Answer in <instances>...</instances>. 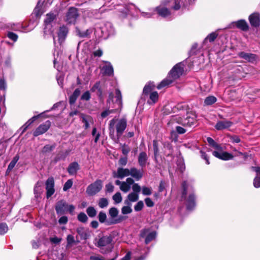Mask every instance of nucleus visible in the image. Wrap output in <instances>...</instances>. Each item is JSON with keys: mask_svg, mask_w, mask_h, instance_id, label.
<instances>
[{"mask_svg": "<svg viewBox=\"0 0 260 260\" xmlns=\"http://www.w3.org/2000/svg\"><path fill=\"white\" fill-rule=\"evenodd\" d=\"M257 176L255 177L253 180V185L256 188L260 187V175L257 173Z\"/></svg>", "mask_w": 260, "mask_h": 260, "instance_id": "45", "label": "nucleus"}, {"mask_svg": "<svg viewBox=\"0 0 260 260\" xmlns=\"http://www.w3.org/2000/svg\"><path fill=\"white\" fill-rule=\"evenodd\" d=\"M68 33V29L66 27L63 26L60 27L58 32V41L61 43L65 39Z\"/></svg>", "mask_w": 260, "mask_h": 260, "instance_id": "20", "label": "nucleus"}, {"mask_svg": "<svg viewBox=\"0 0 260 260\" xmlns=\"http://www.w3.org/2000/svg\"><path fill=\"white\" fill-rule=\"evenodd\" d=\"M54 148V146L46 145L43 148V152H47L51 151Z\"/></svg>", "mask_w": 260, "mask_h": 260, "instance_id": "58", "label": "nucleus"}, {"mask_svg": "<svg viewBox=\"0 0 260 260\" xmlns=\"http://www.w3.org/2000/svg\"><path fill=\"white\" fill-rule=\"evenodd\" d=\"M102 32L103 34V37L106 38L109 36L114 34V29L110 23H107L102 27Z\"/></svg>", "mask_w": 260, "mask_h": 260, "instance_id": "17", "label": "nucleus"}, {"mask_svg": "<svg viewBox=\"0 0 260 260\" xmlns=\"http://www.w3.org/2000/svg\"><path fill=\"white\" fill-rule=\"evenodd\" d=\"M80 93V90L79 89H76L74 91L72 95L70 98L69 102L70 104H73L76 102L77 98L79 96Z\"/></svg>", "mask_w": 260, "mask_h": 260, "instance_id": "32", "label": "nucleus"}, {"mask_svg": "<svg viewBox=\"0 0 260 260\" xmlns=\"http://www.w3.org/2000/svg\"><path fill=\"white\" fill-rule=\"evenodd\" d=\"M78 219L82 222H86L88 219L86 215L83 212L80 213L78 216Z\"/></svg>", "mask_w": 260, "mask_h": 260, "instance_id": "44", "label": "nucleus"}, {"mask_svg": "<svg viewBox=\"0 0 260 260\" xmlns=\"http://www.w3.org/2000/svg\"><path fill=\"white\" fill-rule=\"evenodd\" d=\"M232 123L230 121H218L215 127L217 130H222L230 127Z\"/></svg>", "mask_w": 260, "mask_h": 260, "instance_id": "19", "label": "nucleus"}, {"mask_svg": "<svg viewBox=\"0 0 260 260\" xmlns=\"http://www.w3.org/2000/svg\"><path fill=\"white\" fill-rule=\"evenodd\" d=\"M148 157L147 156V154L144 152H141L139 155L138 157V162L140 165V166L142 167H144L145 166Z\"/></svg>", "mask_w": 260, "mask_h": 260, "instance_id": "24", "label": "nucleus"}, {"mask_svg": "<svg viewBox=\"0 0 260 260\" xmlns=\"http://www.w3.org/2000/svg\"><path fill=\"white\" fill-rule=\"evenodd\" d=\"M141 236L142 237L146 236L145 242L146 244H148L155 239L156 237V233L155 232H151L148 233V230L144 229L141 231Z\"/></svg>", "mask_w": 260, "mask_h": 260, "instance_id": "16", "label": "nucleus"}, {"mask_svg": "<svg viewBox=\"0 0 260 260\" xmlns=\"http://www.w3.org/2000/svg\"><path fill=\"white\" fill-rule=\"evenodd\" d=\"M113 200L114 201L116 204L120 203L122 201V197L121 193L119 192H116L113 196Z\"/></svg>", "mask_w": 260, "mask_h": 260, "instance_id": "42", "label": "nucleus"}, {"mask_svg": "<svg viewBox=\"0 0 260 260\" xmlns=\"http://www.w3.org/2000/svg\"><path fill=\"white\" fill-rule=\"evenodd\" d=\"M54 182L52 177L49 178L46 182V189L47 191V198H50L55 191Z\"/></svg>", "mask_w": 260, "mask_h": 260, "instance_id": "13", "label": "nucleus"}, {"mask_svg": "<svg viewBox=\"0 0 260 260\" xmlns=\"http://www.w3.org/2000/svg\"><path fill=\"white\" fill-rule=\"evenodd\" d=\"M115 112V110H106L101 113V116L102 118H105L111 113H114Z\"/></svg>", "mask_w": 260, "mask_h": 260, "instance_id": "55", "label": "nucleus"}, {"mask_svg": "<svg viewBox=\"0 0 260 260\" xmlns=\"http://www.w3.org/2000/svg\"><path fill=\"white\" fill-rule=\"evenodd\" d=\"M36 119V117L34 116L32 117L31 119L28 120L20 128L22 130V133H24L28 126L32 123Z\"/></svg>", "mask_w": 260, "mask_h": 260, "instance_id": "33", "label": "nucleus"}, {"mask_svg": "<svg viewBox=\"0 0 260 260\" xmlns=\"http://www.w3.org/2000/svg\"><path fill=\"white\" fill-rule=\"evenodd\" d=\"M134 182V180L132 178H127L125 181H120L118 180L115 181V184L119 186L120 189L125 193L130 190Z\"/></svg>", "mask_w": 260, "mask_h": 260, "instance_id": "9", "label": "nucleus"}, {"mask_svg": "<svg viewBox=\"0 0 260 260\" xmlns=\"http://www.w3.org/2000/svg\"><path fill=\"white\" fill-rule=\"evenodd\" d=\"M176 129L177 132V133L179 134H184L186 132L185 129L184 128L181 127V126H177L176 128Z\"/></svg>", "mask_w": 260, "mask_h": 260, "instance_id": "61", "label": "nucleus"}, {"mask_svg": "<svg viewBox=\"0 0 260 260\" xmlns=\"http://www.w3.org/2000/svg\"><path fill=\"white\" fill-rule=\"evenodd\" d=\"M82 122L84 123V127L87 129L89 127V122L91 121V119L89 116H83Z\"/></svg>", "mask_w": 260, "mask_h": 260, "instance_id": "40", "label": "nucleus"}, {"mask_svg": "<svg viewBox=\"0 0 260 260\" xmlns=\"http://www.w3.org/2000/svg\"><path fill=\"white\" fill-rule=\"evenodd\" d=\"M98 218L100 222L105 223L107 225H110L120 222V220L117 219H106L107 215L106 213L103 211H101L98 215Z\"/></svg>", "mask_w": 260, "mask_h": 260, "instance_id": "11", "label": "nucleus"}, {"mask_svg": "<svg viewBox=\"0 0 260 260\" xmlns=\"http://www.w3.org/2000/svg\"><path fill=\"white\" fill-rule=\"evenodd\" d=\"M106 188L107 191L112 192L113 190L114 186L111 183H109L106 185Z\"/></svg>", "mask_w": 260, "mask_h": 260, "instance_id": "64", "label": "nucleus"}, {"mask_svg": "<svg viewBox=\"0 0 260 260\" xmlns=\"http://www.w3.org/2000/svg\"><path fill=\"white\" fill-rule=\"evenodd\" d=\"M7 36L10 39L12 40L14 42H16L18 39V36L12 32H8Z\"/></svg>", "mask_w": 260, "mask_h": 260, "instance_id": "50", "label": "nucleus"}, {"mask_svg": "<svg viewBox=\"0 0 260 260\" xmlns=\"http://www.w3.org/2000/svg\"><path fill=\"white\" fill-rule=\"evenodd\" d=\"M239 56L240 57L251 62H252L255 59V55L244 52H241L239 53Z\"/></svg>", "mask_w": 260, "mask_h": 260, "instance_id": "23", "label": "nucleus"}, {"mask_svg": "<svg viewBox=\"0 0 260 260\" xmlns=\"http://www.w3.org/2000/svg\"><path fill=\"white\" fill-rule=\"evenodd\" d=\"M90 98V94L89 91L85 92L81 96V99L83 100L88 101Z\"/></svg>", "mask_w": 260, "mask_h": 260, "instance_id": "57", "label": "nucleus"}, {"mask_svg": "<svg viewBox=\"0 0 260 260\" xmlns=\"http://www.w3.org/2000/svg\"><path fill=\"white\" fill-rule=\"evenodd\" d=\"M88 215L90 217H94L96 215V211L93 207H89L86 209Z\"/></svg>", "mask_w": 260, "mask_h": 260, "instance_id": "39", "label": "nucleus"}, {"mask_svg": "<svg viewBox=\"0 0 260 260\" xmlns=\"http://www.w3.org/2000/svg\"><path fill=\"white\" fill-rule=\"evenodd\" d=\"M75 210V207L72 205H68L67 208V212H69L71 214H73Z\"/></svg>", "mask_w": 260, "mask_h": 260, "instance_id": "63", "label": "nucleus"}, {"mask_svg": "<svg viewBox=\"0 0 260 260\" xmlns=\"http://www.w3.org/2000/svg\"><path fill=\"white\" fill-rule=\"evenodd\" d=\"M78 35L80 37H85L88 36L90 33L91 31L89 29H87L84 31L81 32L80 30H78Z\"/></svg>", "mask_w": 260, "mask_h": 260, "instance_id": "49", "label": "nucleus"}, {"mask_svg": "<svg viewBox=\"0 0 260 260\" xmlns=\"http://www.w3.org/2000/svg\"><path fill=\"white\" fill-rule=\"evenodd\" d=\"M237 27L242 30H247L248 29V25L247 22L244 20H240L235 22Z\"/></svg>", "mask_w": 260, "mask_h": 260, "instance_id": "29", "label": "nucleus"}, {"mask_svg": "<svg viewBox=\"0 0 260 260\" xmlns=\"http://www.w3.org/2000/svg\"><path fill=\"white\" fill-rule=\"evenodd\" d=\"M77 233L80 236L81 239H87L89 235L87 234V230H86L84 228L79 227L77 229Z\"/></svg>", "mask_w": 260, "mask_h": 260, "instance_id": "28", "label": "nucleus"}, {"mask_svg": "<svg viewBox=\"0 0 260 260\" xmlns=\"http://www.w3.org/2000/svg\"><path fill=\"white\" fill-rule=\"evenodd\" d=\"M127 161V157H122L119 160V164L122 166H125Z\"/></svg>", "mask_w": 260, "mask_h": 260, "instance_id": "62", "label": "nucleus"}, {"mask_svg": "<svg viewBox=\"0 0 260 260\" xmlns=\"http://www.w3.org/2000/svg\"><path fill=\"white\" fill-rule=\"evenodd\" d=\"M217 101L216 98L214 96H209L207 97L204 101L206 105H211L215 103Z\"/></svg>", "mask_w": 260, "mask_h": 260, "instance_id": "36", "label": "nucleus"}, {"mask_svg": "<svg viewBox=\"0 0 260 260\" xmlns=\"http://www.w3.org/2000/svg\"><path fill=\"white\" fill-rule=\"evenodd\" d=\"M132 212V208L129 206H124L121 209V212L123 214L131 213Z\"/></svg>", "mask_w": 260, "mask_h": 260, "instance_id": "51", "label": "nucleus"}, {"mask_svg": "<svg viewBox=\"0 0 260 260\" xmlns=\"http://www.w3.org/2000/svg\"><path fill=\"white\" fill-rule=\"evenodd\" d=\"M130 170L128 169H124L123 168H118L117 172H114L113 176L114 178H118L122 179L125 177L130 175Z\"/></svg>", "mask_w": 260, "mask_h": 260, "instance_id": "15", "label": "nucleus"}, {"mask_svg": "<svg viewBox=\"0 0 260 260\" xmlns=\"http://www.w3.org/2000/svg\"><path fill=\"white\" fill-rule=\"evenodd\" d=\"M102 70L105 75L109 76L112 75L113 73V67L110 63L103 66Z\"/></svg>", "mask_w": 260, "mask_h": 260, "instance_id": "30", "label": "nucleus"}, {"mask_svg": "<svg viewBox=\"0 0 260 260\" xmlns=\"http://www.w3.org/2000/svg\"><path fill=\"white\" fill-rule=\"evenodd\" d=\"M116 103L119 107L121 106L122 103V96L120 90L118 89L115 91Z\"/></svg>", "mask_w": 260, "mask_h": 260, "instance_id": "34", "label": "nucleus"}, {"mask_svg": "<svg viewBox=\"0 0 260 260\" xmlns=\"http://www.w3.org/2000/svg\"><path fill=\"white\" fill-rule=\"evenodd\" d=\"M156 10L158 14L164 17H167L170 14V13L168 9L164 8L161 6L156 8Z\"/></svg>", "mask_w": 260, "mask_h": 260, "instance_id": "27", "label": "nucleus"}, {"mask_svg": "<svg viewBox=\"0 0 260 260\" xmlns=\"http://www.w3.org/2000/svg\"><path fill=\"white\" fill-rule=\"evenodd\" d=\"M143 207L144 203L143 201H140L135 206L134 209L136 211H140L143 209Z\"/></svg>", "mask_w": 260, "mask_h": 260, "instance_id": "46", "label": "nucleus"}, {"mask_svg": "<svg viewBox=\"0 0 260 260\" xmlns=\"http://www.w3.org/2000/svg\"><path fill=\"white\" fill-rule=\"evenodd\" d=\"M154 88V85L152 83H148L146 85L143 89V93L145 94H148L149 93H151V91L153 90Z\"/></svg>", "mask_w": 260, "mask_h": 260, "instance_id": "37", "label": "nucleus"}, {"mask_svg": "<svg viewBox=\"0 0 260 260\" xmlns=\"http://www.w3.org/2000/svg\"><path fill=\"white\" fill-rule=\"evenodd\" d=\"M174 5L173 6V8L175 10H179L182 5L186 6L187 5L183 2V0H174Z\"/></svg>", "mask_w": 260, "mask_h": 260, "instance_id": "35", "label": "nucleus"}, {"mask_svg": "<svg viewBox=\"0 0 260 260\" xmlns=\"http://www.w3.org/2000/svg\"><path fill=\"white\" fill-rule=\"evenodd\" d=\"M183 64L179 63L176 64L170 71L167 78L163 80L157 86L160 89L171 84L175 80L179 78L183 72Z\"/></svg>", "mask_w": 260, "mask_h": 260, "instance_id": "1", "label": "nucleus"}, {"mask_svg": "<svg viewBox=\"0 0 260 260\" xmlns=\"http://www.w3.org/2000/svg\"><path fill=\"white\" fill-rule=\"evenodd\" d=\"M212 147L216 150L212 152L213 155L216 157L224 160L232 159L233 158V156L231 154L226 152H222V147L217 143H215Z\"/></svg>", "mask_w": 260, "mask_h": 260, "instance_id": "7", "label": "nucleus"}, {"mask_svg": "<svg viewBox=\"0 0 260 260\" xmlns=\"http://www.w3.org/2000/svg\"><path fill=\"white\" fill-rule=\"evenodd\" d=\"M68 204L63 200L58 201L55 206V210L58 215H62L67 212Z\"/></svg>", "mask_w": 260, "mask_h": 260, "instance_id": "14", "label": "nucleus"}, {"mask_svg": "<svg viewBox=\"0 0 260 260\" xmlns=\"http://www.w3.org/2000/svg\"><path fill=\"white\" fill-rule=\"evenodd\" d=\"M142 193L145 196H149L152 193V191L151 188L144 186L142 187Z\"/></svg>", "mask_w": 260, "mask_h": 260, "instance_id": "53", "label": "nucleus"}, {"mask_svg": "<svg viewBox=\"0 0 260 260\" xmlns=\"http://www.w3.org/2000/svg\"><path fill=\"white\" fill-rule=\"evenodd\" d=\"M98 204L101 208H104L108 205V201L106 198H101L100 199Z\"/></svg>", "mask_w": 260, "mask_h": 260, "instance_id": "41", "label": "nucleus"}, {"mask_svg": "<svg viewBox=\"0 0 260 260\" xmlns=\"http://www.w3.org/2000/svg\"><path fill=\"white\" fill-rule=\"evenodd\" d=\"M113 236L110 235L103 236L99 240L96 246L100 248L101 253L104 254L111 251L113 248Z\"/></svg>", "mask_w": 260, "mask_h": 260, "instance_id": "4", "label": "nucleus"}, {"mask_svg": "<svg viewBox=\"0 0 260 260\" xmlns=\"http://www.w3.org/2000/svg\"><path fill=\"white\" fill-rule=\"evenodd\" d=\"M67 247L70 248L73 246L75 244H76V241L75 239L74 236L73 235H68L67 237Z\"/></svg>", "mask_w": 260, "mask_h": 260, "instance_id": "31", "label": "nucleus"}, {"mask_svg": "<svg viewBox=\"0 0 260 260\" xmlns=\"http://www.w3.org/2000/svg\"><path fill=\"white\" fill-rule=\"evenodd\" d=\"M116 130V136L119 139L123 133L127 126V120L125 118L120 119L113 118L110 121L109 124V135L111 138H114V125Z\"/></svg>", "mask_w": 260, "mask_h": 260, "instance_id": "2", "label": "nucleus"}, {"mask_svg": "<svg viewBox=\"0 0 260 260\" xmlns=\"http://www.w3.org/2000/svg\"><path fill=\"white\" fill-rule=\"evenodd\" d=\"M133 192H136L139 194L141 191V187L138 183H134L132 184Z\"/></svg>", "mask_w": 260, "mask_h": 260, "instance_id": "54", "label": "nucleus"}, {"mask_svg": "<svg viewBox=\"0 0 260 260\" xmlns=\"http://www.w3.org/2000/svg\"><path fill=\"white\" fill-rule=\"evenodd\" d=\"M79 170V165L77 162L71 163L68 168V172L70 175H75Z\"/></svg>", "mask_w": 260, "mask_h": 260, "instance_id": "21", "label": "nucleus"}, {"mask_svg": "<svg viewBox=\"0 0 260 260\" xmlns=\"http://www.w3.org/2000/svg\"><path fill=\"white\" fill-rule=\"evenodd\" d=\"M249 20L252 26L254 27L259 26L260 22L259 14L256 13L251 14L249 17Z\"/></svg>", "mask_w": 260, "mask_h": 260, "instance_id": "18", "label": "nucleus"}, {"mask_svg": "<svg viewBox=\"0 0 260 260\" xmlns=\"http://www.w3.org/2000/svg\"><path fill=\"white\" fill-rule=\"evenodd\" d=\"M102 181L97 180L87 186L86 192L89 196H93L99 192L102 189Z\"/></svg>", "mask_w": 260, "mask_h": 260, "instance_id": "8", "label": "nucleus"}, {"mask_svg": "<svg viewBox=\"0 0 260 260\" xmlns=\"http://www.w3.org/2000/svg\"><path fill=\"white\" fill-rule=\"evenodd\" d=\"M145 202L147 206L152 207L154 206V203L152 200L149 198H147L145 199Z\"/></svg>", "mask_w": 260, "mask_h": 260, "instance_id": "56", "label": "nucleus"}, {"mask_svg": "<svg viewBox=\"0 0 260 260\" xmlns=\"http://www.w3.org/2000/svg\"><path fill=\"white\" fill-rule=\"evenodd\" d=\"M8 230V226L6 223L0 224V234L3 235L5 234Z\"/></svg>", "mask_w": 260, "mask_h": 260, "instance_id": "48", "label": "nucleus"}, {"mask_svg": "<svg viewBox=\"0 0 260 260\" xmlns=\"http://www.w3.org/2000/svg\"><path fill=\"white\" fill-rule=\"evenodd\" d=\"M196 118V116L193 114L187 113L185 118H182L180 115H177L173 117L172 120L175 121L183 126H190L194 124Z\"/></svg>", "mask_w": 260, "mask_h": 260, "instance_id": "5", "label": "nucleus"}, {"mask_svg": "<svg viewBox=\"0 0 260 260\" xmlns=\"http://www.w3.org/2000/svg\"><path fill=\"white\" fill-rule=\"evenodd\" d=\"M50 126V122L46 121L36 128L33 133L34 136L36 137L43 134L49 128Z\"/></svg>", "mask_w": 260, "mask_h": 260, "instance_id": "12", "label": "nucleus"}, {"mask_svg": "<svg viewBox=\"0 0 260 260\" xmlns=\"http://www.w3.org/2000/svg\"><path fill=\"white\" fill-rule=\"evenodd\" d=\"M56 15L53 13H49L46 15L44 20V34L45 35H52L53 31L52 27L55 24Z\"/></svg>", "mask_w": 260, "mask_h": 260, "instance_id": "6", "label": "nucleus"}, {"mask_svg": "<svg viewBox=\"0 0 260 260\" xmlns=\"http://www.w3.org/2000/svg\"><path fill=\"white\" fill-rule=\"evenodd\" d=\"M73 185V181L71 179H69L66 183L65 184H64V186H63V190L64 191H67L69 189H70V188H71V187Z\"/></svg>", "mask_w": 260, "mask_h": 260, "instance_id": "47", "label": "nucleus"}, {"mask_svg": "<svg viewBox=\"0 0 260 260\" xmlns=\"http://www.w3.org/2000/svg\"><path fill=\"white\" fill-rule=\"evenodd\" d=\"M130 175L135 178L136 180H139L143 176V173L141 170H139L135 168H132L130 169Z\"/></svg>", "mask_w": 260, "mask_h": 260, "instance_id": "22", "label": "nucleus"}, {"mask_svg": "<svg viewBox=\"0 0 260 260\" xmlns=\"http://www.w3.org/2000/svg\"><path fill=\"white\" fill-rule=\"evenodd\" d=\"M182 187L183 188L182 198L185 199L187 195H188L186 200V208L187 210H192L195 206L193 187L185 181L183 182Z\"/></svg>", "mask_w": 260, "mask_h": 260, "instance_id": "3", "label": "nucleus"}, {"mask_svg": "<svg viewBox=\"0 0 260 260\" xmlns=\"http://www.w3.org/2000/svg\"><path fill=\"white\" fill-rule=\"evenodd\" d=\"M68 221V217L67 216H63L59 219L58 222L60 224H66L67 223Z\"/></svg>", "mask_w": 260, "mask_h": 260, "instance_id": "59", "label": "nucleus"}, {"mask_svg": "<svg viewBox=\"0 0 260 260\" xmlns=\"http://www.w3.org/2000/svg\"><path fill=\"white\" fill-rule=\"evenodd\" d=\"M61 241V238H58L56 237H53V238H51L50 239V241L52 242V243H55V244H58L60 242V241Z\"/></svg>", "mask_w": 260, "mask_h": 260, "instance_id": "60", "label": "nucleus"}, {"mask_svg": "<svg viewBox=\"0 0 260 260\" xmlns=\"http://www.w3.org/2000/svg\"><path fill=\"white\" fill-rule=\"evenodd\" d=\"M130 150V148L125 144L123 145L121 147L122 152L125 155H126L129 153Z\"/></svg>", "mask_w": 260, "mask_h": 260, "instance_id": "52", "label": "nucleus"}, {"mask_svg": "<svg viewBox=\"0 0 260 260\" xmlns=\"http://www.w3.org/2000/svg\"><path fill=\"white\" fill-rule=\"evenodd\" d=\"M217 34L215 32H212L209 34L205 39V41H209L210 42H212L215 40L217 38Z\"/></svg>", "mask_w": 260, "mask_h": 260, "instance_id": "43", "label": "nucleus"}, {"mask_svg": "<svg viewBox=\"0 0 260 260\" xmlns=\"http://www.w3.org/2000/svg\"><path fill=\"white\" fill-rule=\"evenodd\" d=\"M158 99V94L156 91H153L150 93L149 99L147 101L149 105H153L156 103Z\"/></svg>", "mask_w": 260, "mask_h": 260, "instance_id": "25", "label": "nucleus"}, {"mask_svg": "<svg viewBox=\"0 0 260 260\" xmlns=\"http://www.w3.org/2000/svg\"><path fill=\"white\" fill-rule=\"evenodd\" d=\"M139 194L136 192H131L127 197V200L125 201V203L128 204V202H135L138 200Z\"/></svg>", "mask_w": 260, "mask_h": 260, "instance_id": "26", "label": "nucleus"}, {"mask_svg": "<svg viewBox=\"0 0 260 260\" xmlns=\"http://www.w3.org/2000/svg\"><path fill=\"white\" fill-rule=\"evenodd\" d=\"M109 214L111 219H115L118 214V210L115 207L111 208L109 210Z\"/></svg>", "mask_w": 260, "mask_h": 260, "instance_id": "38", "label": "nucleus"}, {"mask_svg": "<svg viewBox=\"0 0 260 260\" xmlns=\"http://www.w3.org/2000/svg\"><path fill=\"white\" fill-rule=\"evenodd\" d=\"M79 16L78 10L74 7L69 8L67 15L66 21L69 23H74Z\"/></svg>", "mask_w": 260, "mask_h": 260, "instance_id": "10", "label": "nucleus"}]
</instances>
